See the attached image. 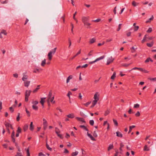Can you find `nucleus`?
Wrapping results in <instances>:
<instances>
[{
  "label": "nucleus",
  "instance_id": "obj_1",
  "mask_svg": "<svg viewBox=\"0 0 156 156\" xmlns=\"http://www.w3.org/2000/svg\"><path fill=\"white\" fill-rule=\"evenodd\" d=\"M57 49L56 48H54L52 50L50 51L48 53V59L50 60L51 59L52 57V55H54L56 52V50Z\"/></svg>",
  "mask_w": 156,
  "mask_h": 156
},
{
  "label": "nucleus",
  "instance_id": "obj_2",
  "mask_svg": "<svg viewBox=\"0 0 156 156\" xmlns=\"http://www.w3.org/2000/svg\"><path fill=\"white\" fill-rule=\"evenodd\" d=\"M55 131V133L57 134L58 136L60 138L63 139V137L62 135V134H60V131L57 127H56Z\"/></svg>",
  "mask_w": 156,
  "mask_h": 156
},
{
  "label": "nucleus",
  "instance_id": "obj_3",
  "mask_svg": "<svg viewBox=\"0 0 156 156\" xmlns=\"http://www.w3.org/2000/svg\"><path fill=\"white\" fill-rule=\"evenodd\" d=\"M136 69L139 70L140 71L143 72L145 73H148V71H147V70H146L144 69H142V68H140L134 67V68H133L131 69V70H136Z\"/></svg>",
  "mask_w": 156,
  "mask_h": 156
},
{
  "label": "nucleus",
  "instance_id": "obj_4",
  "mask_svg": "<svg viewBox=\"0 0 156 156\" xmlns=\"http://www.w3.org/2000/svg\"><path fill=\"white\" fill-rule=\"evenodd\" d=\"M27 74V73L26 72H25L23 73L22 75L23 77L22 78V80L23 81H25V80H27L28 76Z\"/></svg>",
  "mask_w": 156,
  "mask_h": 156
},
{
  "label": "nucleus",
  "instance_id": "obj_5",
  "mask_svg": "<svg viewBox=\"0 0 156 156\" xmlns=\"http://www.w3.org/2000/svg\"><path fill=\"white\" fill-rule=\"evenodd\" d=\"M114 58H113L112 56L108 58L107 59V65H108L111 62H112L114 60Z\"/></svg>",
  "mask_w": 156,
  "mask_h": 156
},
{
  "label": "nucleus",
  "instance_id": "obj_6",
  "mask_svg": "<svg viewBox=\"0 0 156 156\" xmlns=\"http://www.w3.org/2000/svg\"><path fill=\"white\" fill-rule=\"evenodd\" d=\"M99 93L98 92H96L95 94L94 95V101H98L99 100Z\"/></svg>",
  "mask_w": 156,
  "mask_h": 156
},
{
  "label": "nucleus",
  "instance_id": "obj_7",
  "mask_svg": "<svg viewBox=\"0 0 156 156\" xmlns=\"http://www.w3.org/2000/svg\"><path fill=\"white\" fill-rule=\"evenodd\" d=\"M52 93L51 91L49 92V94L48 96V98L47 99V102L48 104V105H49L50 100L52 98Z\"/></svg>",
  "mask_w": 156,
  "mask_h": 156
},
{
  "label": "nucleus",
  "instance_id": "obj_8",
  "mask_svg": "<svg viewBox=\"0 0 156 156\" xmlns=\"http://www.w3.org/2000/svg\"><path fill=\"white\" fill-rule=\"evenodd\" d=\"M31 92V90H26L25 93V97H29L30 95Z\"/></svg>",
  "mask_w": 156,
  "mask_h": 156
},
{
  "label": "nucleus",
  "instance_id": "obj_9",
  "mask_svg": "<svg viewBox=\"0 0 156 156\" xmlns=\"http://www.w3.org/2000/svg\"><path fill=\"white\" fill-rule=\"evenodd\" d=\"M24 82V84L25 86L28 87L29 85L30 81H28L27 80H25V81H23Z\"/></svg>",
  "mask_w": 156,
  "mask_h": 156
},
{
  "label": "nucleus",
  "instance_id": "obj_10",
  "mask_svg": "<svg viewBox=\"0 0 156 156\" xmlns=\"http://www.w3.org/2000/svg\"><path fill=\"white\" fill-rule=\"evenodd\" d=\"M88 18L87 17H83L82 18V21L84 24L87 22V21H88Z\"/></svg>",
  "mask_w": 156,
  "mask_h": 156
},
{
  "label": "nucleus",
  "instance_id": "obj_11",
  "mask_svg": "<svg viewBox=\"0 0 156 156\" xmlns=\"http://www.w3.org/2000/svg\"><path fill=\"white\" fill-rule=\"evenodd\" d=\"M76 119L79 121L81 122L82 124H83V123L85 122V121L83 119L81 118L76 117Z\"/></svg>",
  "mask_w": 156,
  "mask_h": 156
},
{
  "label": "nucleus",
  "instance_id": "obj_12",
  "mask_svg": "<svg viewBox=\"0 0 156 156\" xmlns=\"http://www.w3.org/2000/svg\"><path fill=\"white\" fill-rule=\"evenodd\" d=\"M105 57V56L104 55H103L100 57H99L98 58H96L95 60V61L96 62H97V61H98L100 60H102V59H104Z\"/></svg>",
  "mask_w": 156,
  "mask_h": 156
},
{
  "label": "nucleus",
  "instance_id": "obj_13",
  "mask_svg": "<svg viewBox=\"0 0 156 156\" xmlns=\"http://www.w3.org/2000/svg\"><path fill=\"white\" fill-rule=\"evenodd\" d=\"M88 136L90 137L91 139L93 140H95V139L93 136L91 134L89 133L88 132L87 133Z\"/></svg>",
  "mask_w": 156,
  "mask_h": 156
},
{
  "label": "nucleus",
  "instance_id": "obj_14",
  "mask_svg": "<svg viewBox=\"0 0 156 156\" xmlns=\"http://www.w3.org/2000/svg\"><path fill=\"white\" fill-rule=\"evenodd\" d=\"M116 136L121 138L122 137V134L120 132L117 131L116 132Z\"/></svg>",
  "mask_w": 156,
  "mask_h": 156
},
{
  "label": "nucleus",
  "instance_id": "obj_15",
  "mask_svg": "<svg viewBox=\"0 0 156 156\" xmlns=\"http://www.w3.org/2000/svg\"><path fill=\"white\" fill-rule=\"evenodd\" d=\"M41 100L40 101L42 106L44 105V100L46 99V98H41Z\"/></svg>",
  "mask_w": 156,
  "mask_h": 156
},
{
  "label": "nucleus",
  "instance_id": "obj_16",
  "mask_svg": "<svg viewBox=\"0 0 156 156\" xmlns=\"http://www.w3.org/2000/svg\"><path fill=\"white\" fill-rule=\"evenodd\" d=\"M73 78V76L72 75H70L67 78L66 80V83H68L69 81V80L71 79H72Z\"/></svg>",
  "mask_w": 156,
  "mask_h": 156
},
{
  "label": "nucleus",
  "instance_id": "obj_17",
  "mask_svg": "<svg viewBox=\"0 0 156 156\" xmlns=\"http://www.w3.org/2000/svg\"><path fill=\"white\" fill-rule=\"evenodd\" d=\"M40 85H38L37 86V87L33 91V93H35L36 92L37 90L39 89V87H40Z\"/></svg>",
  "mask_w": 156,
  "mask_h": 156
},
{
  "label": "nucleus",
  "instance_id": "obj_18",
  "mask_svg": "<svg viewBox=\"0 0 156 156\" xmlns=\"http://www.w3.org/2000/svg\"><path fill=\"white\" fill-rule=\"evenodd\" d=\"M67 117L69 118L72 119L74 117V115L73 114H69L66 115Z\"/></svg>",
  "mask_w": 156,
  "mask_h": 156
},
{
  "label": "nucleus",
  "instance_id": "obj_19",
  "mask_svg": "<svg viewBox=\"0 0 156 156\" xmlns=\"http://www.w3.org/2000/svg\"><path fill=\"white\" fill-rule=\"evenodd\" d=\"M154 19V16H152L146 22V23H150L151 21L152 20Z\"/></svg>",
  "mask_w": 156,
  "mask_h": 156
},
{
  "label": "nucleus",
  "instance_id": "obj_20",
  "mask_svg": "<svg viewBox=\"0 0 156 156\" xmlns=\"http://www.w3.org/2000/svg\"><path fill=\"white\" fill-rule=\"evenodd\" d=\"M46 147L48 150L51 151H52V148L49 147V145L48 144L47 141L46 142Z\"/></svg>",
  "mask_w": 156,
  "mask_h": 156
},
{
  "label": "nucleus",
  "instance_id": "obj_21",
  "mask_svg": "<svg viewBox=\"0 0 156 156\" xmlns=\"http://www.w3.org/2000/svg\"><path fill=\"white\" fill-rule=\"evenodd\" d=\"M113 146L112 144H110L108 148V150L109 151L111 149H113Z\"/></svg>",
  "mask_w": 156,
  "mask_h": 156
},
{
  "label": "nucleus",
  "instance_id": "obj_22",
  "mask_svg": "<svg viewBox=\"0 0 156 156\" xmlns=\"http://www.w3.org/2000/svg\"><path fill=\"white\" fill-rule=\"evenodd\" d=\"M150 150L147 147V145H145L144 146V151H149Z\"/></svg>",
  "mask_w": 156,
  "mask_h": 156
},
{
  "label": "nucleus",
  "instance_id": "obj_23",
  "mask_svg": "<svg viewBox=\"0 0 156 156\" xmlns=\"http://www.w3.org/2000/svg\"><path fill=\"white\" fill-rule=\"evenodd\" d=\"M95 39L94 38H92L90 40V44H92L95 42Z\"/></svg>",
  "mask_w": 156,
  "mask_h": 156
},
{
  "label": "nucleus",
  "instance_id": "obj_24",
  "mask_svg": "<svg viewBox=\"0 0 156 156\" xmlns=\"http://www.w3.org/2000/svg\"><path fill=\"white\" fill-rule=\"evenodd\" d=\"M43 125L44 127L47 126V122L46 120L44 119H43Z\"/></svg>",
  "mask_w": 156,
  "mask_h": 156
},
{
  "label": "nucleus",
  "instance_id": "obj_25",
  "mask_svg": "<svg viewBox=\"0 0 156 156\" xmlns=\"http://www.w3.org/2000/svg\"><path fill=\"white\" fill-rule=\"evenodd\" d=\"M78 152L77 151H76L75 152H73L71 154L72 156H75L77 155Z\"/></svg>",
  "mask_w": 156,
  "mask_h": 156
},
{
  "label": "nucleus",
  "instance_id": "obj_26",
  "mask_svg": "<svg viewBox=\"0 0 156 156\" xmlns=\"http://www.w3.org/2000/svg\"><path fill=\"white\" fill-rule=\"evenodd\" d=\"M54 96H53L52 97V98H51L50 100V101L52 103L54 104L55 103V101H54Z\"/></svg>",
  "mask_w": 156,
  "mask_h": 156
},
{
  "label": "nucleus",
  "instance_id": "obj_27",
  "mask_svg": "<svg viewBox=\"0 0 156 156\" xmlns=\"http://www.w3.org/2000/svg\"><path fill=\"white\" fill-rule=\"evenodd\" d=\"M0 32L2 34H3L5 35H6L7 34L6 31L4 30H2Z\"/></svg>",
  "mask_w": 156,
  "mask_h": 156
},
{
  "label": "nucleus",
  "instance_id": "obj_28",
  "mask_svg": "<svg viewBox=\"0 0 156 156\" xmlns=\"http://www.w3.org/2000/svg\"><path fill=\"white\" fill-rule=\"evenodd\" d=\"M97 101H93L92 102V105L91 106V108L93 107L94 105L96 104Z\"/></svg>",
  "mask_w": 156,
  "mask_h": 156
},
{
  "label": "nucleus",
  "instance_id": "obj_29",
  "mask_svg": "<svg viewBox=\"0 0 156 156\" xmlns=\"http://www.w3.org/2000/svg\"><path fill=\"white\" fill-rule=\"evenodd\" d=\"M147 35L146 34L145 35L142 41L141 42L142 43H144L145 41L146 40L147 38Z\"/></svg>",
  "mask_w": 156,
  "mask_h": 156
},
{
  "label": "nucleus",
  "instance_id": "obj_30",
  "mask_svg": "<svg viewBox=\"0 0 156 156\" xmlns=\"http://www.w3.org/2000/svg\"><path fill=\"white\" fill-rule=\"evenodd\" d=\"M138 4V3H137L135 1H133L132 2V5L134 6H136Z\"/></svg>",
  "mask_w": 156,
  "mask_h": 156
},
{
  "label": "nucleus",
  "instance_id": "obj_31",
  "mask_svg": "<svg viewBox=\"0 0 156 156\" xmlns=\"http://www.w3.org/2000/svg\"><path fill=\"white\" fill-rule=\"evenodd\" d=\"M153 42H152L151 43H147V44L148 47H151L153 45Z\"/></svg>",
  "mask_w": 156,
  "mask_h": 156
},
{
  "label": "nucleus",
  "instance_id": "obj_32",
  "mask_svg": "<svg viewBox=\"0 0 156 156\" xmlns=\"http://www.w3.org/2000/svg\"><path fill=\"white\" fill-rule=\"evenodd\" d=\"M84 25L87 26V28H89L90 25L91 24L88 23L86 22L84 24Z\"/></svg>",
  "mask_w": 156,
  "mask_h": 156
},
{
  "label": "nucleus",
  "instance_id": "obj_33",
  "mask_svg": "<svg viewBox=\"0 0 156 156\" xmlns=\"http://www.w3.org/2000/svg\"><path fill=\"white\" fill-rule=\"evenodd\" d=\"M130 64H131V63H129V64H126V63L122 64V66L127 67H128V66H129Z\"/></svg>",
  "mask_w": 156,
  "mask_h": 156
},
{
  "label": "nucleus",
  "instance_id": "obj_34",
  "mask_svg": "<svg viewBox=\"0 0 156 156\" xmlns=\"http://www.w3.org/2000/svg\"><path fill=\"white\" fill-rule=\"evenodd\" d=\"M1 3L2 4H7L8 2V0H5L4 1H0Z\"/></svg>",
  "mask_w": 156,
  "mask_h": 156
},
{
  "label": "nucleus",
  "instance_id": "obj_35",
  "mask_svg": "<svg viewBox=\"0 0 156 156\" xmlns=\"http://www.w3.org/2000/svg\"><path fill=\"white\" fill-rule=\"evenodd\" d=\"M27 156H30L29 152V148L28 147L27 150Z\"/></svg>",
  "mask_w": 156,
  "mask_h": 156
},
{
  "label": "nucleus",
  "instance_id": "obj_36",
  "mask_svg": "<svg viewBox=\"0 0 156 156\" xmlns=\"http://www.w3.org/2000/svg\"><path fill=\"white\" fill-rule=\"evenodd\" d=\"M46 63V59H44L43 61H42L41 63V65L42 66H44Z\"/></svg>",
  "mask_w": 156,
  "mask_h": 156
},
{
  "label": "nucleus",
  "instance_id": "obj_37",
  "mask_svg": "<svg viewBox=\"0 0 156 156\" xmlns=\"http://www.w3.org/2000/svg\"><path fill=\"white\" fill-rule=\"evenodd\" d=\"M38 101H33L32 102V103L33 105H36L38 104Z\"/></svg>",
  "mask_w": 156,
  "mask_h": 156
},
{
  "label": "nucleus",
  "instance_id": "obj_38",
  "mask_svg": "<svg viewBox=\"0 0 156 156\" xmlns=\"http://www.w3.org/2000/svg\"><path fill=\"white\" fill-rule=\"evenodd\" d=\"M110 113V111L108 109H107L105 112V115L106 116L109 114Z\"/></svg>",
  "mask_w": 156,
  "mask_h": 156
},
{
  "label": "nucleus",
  "instance_id": "obj_39",
  "mask_svg": "<svg viewBox=\"0 0 156 156\" xmlns=\"http://www.w3.org/2000/svg\"><path fill=\"white\" fill-rule=\"evenodd\" d=\"M116 73L115 72H114L113 75L111 77V79H114L115 77Z\"/></svg>",
  "mask_w": 156,
  "mask_h": 156
},
{
  "label": "nucleus",
  "instance_id": "obj_40",
  "mask_svg": "<svg viewBox=\"0 0 156 156\" xmlns=\"http://www.w3.org/2000/svg\"><path fill=\"white\" fill-rule=\"evenodd\" d=\"M5 124L6 127H11L12 126L8 122H6Z\"/></svg>",
  "mask_w": 156,
  "mask_h": 156
},
{
  "label": "nucleus",
  "instance_id": "obj_41",
  "mask_svg": "<svg viewBox=\"0 0 156 156\" xmlns=\"http://www.w3.org/2000/svg\"><path fill=\"white\" fill-rule=\"evenodd\" d=\"M32 108L34 109L35 110H37L38 109V107L35 105H33Z\"/></svg>",
  "mask_w": 156,
  "mask_h": 156
},
{
  "label": "nucleus",
  "instance_id": "obj_42",
  "mask_svg": "<svg viewBox=\"0 0 156 156\" xmlns=\"http://www.w3.org/2000/svg\"><path fill=\"white\" fill-rule=\"evenodd\" d=\"M72 94V93L70 91H69L68 93L67 94V96L69 97V100L70 99V95H71Z\"/></svg>",
  "mask_w": 156,
  "mask_h": 156
},
{
  "label": "nucleus",
  "instance_id": "obj_43",
  "mask_svg": "<svg viewBox=\"0 0 156 156\" xmlns=\"http://www.w3.org/2000/svg\"><path fill=\"white\" fill-rule=\"evenodd\" d=\"M140 106V105L138 104H134V108H138Z\"/></svg>",
  "mask_w": 156,
  "mask_h": 156
},
{
  "label": "nucleus",
  "instance_id": "obj_44",
  "mask_svg": "<svg viewBox=\"0 0 156 156\" xmlns=\"http://www.w3.org/2000/svg\"><path fill=\"white\" fill-rule=\"evenodd\" d=\"M21 132V129L20 127H18V129L17 130V133H20Z\"/></svg>",
  "mask_w": 156,
  "mask_h": 156
},
{
  "label": "nucleus",
  "instance_id": "obj_45",
  "mask_svg": "<svg viewBox=\"0 0 156 156\" xmlns=\"http://www.w3.org/2000/svg\"><path fill=\"white\" fill-rule=\"evenodd\" d=\"M113 121L115 125L116 126H118V122L117 121L114 119H113Z\"/></svg>",
  "mask_w": 156,
  "mask_h": 156
},
{
  "label": "nucleus",
  "instance_id": "obj_46",
  "mask_svg": "<svg viewBox=\"0 0 156 156\" xmlns=\"http://www.w3.org/2000/svg\"><path fill=\"white\" fill-rule=\"evenodd\" d=\"M89 123H90V125L91 126H92L94 124V121L92 120H90V121Z\"/></svg>",
  "mask_w": 156,
  "mask_h": 156
},
{
  "label": "nucleus",
  "instance_id": "obj_47",
  "mask_svg": "<svg viewBox=\"0 0 156 156\" xmlns=\"http://www.w3.org/2000/svg\"><path fill=\"white\" fill-rule=\"evenodd\" d=\"M13 76L16 78H17L18 77V75L17 73H15L13 74Z\"/></svg>",
  "mask_w": 156,
  "mask_h": 156
},
{
  "label": "nucleus",
  "instance_id": "obj_48",
  "mask_svg": "<svg viewBox=\"0 0 156 156\" xmlns=\"http://www.w3.org/2000/svg\"><path fill=\"white\" fill-rule=\"evenodd\" d=\"M81 51H80V50L76 54V55L74 56L72 59H73L75 57H76L77 55L79 54L80 53Z\"/></svg>",
  "mask_w": 156,
  "mask_h": 156
},
{
  "label": "nucleus",
  "instance_id": "obj_49",
  "mask_svg": "<svg viewBox=\"0 0 156 156\" xmlns=\"http://www.w3.org/2000/svg\"><path fill=\"white\" fill-rule=\"evenodd\" d=\"M18 115L16 118V120L17 121H18L20 119V113H18Z\"/></svg>",
  "mask_w": 156,
  "mask_h": 156
},
{
  "label": "nucleus",
  "instance_id": "obj_50",
  "mask_svg": "<svg viewBox=\"0 0 156 156\" xmlns=\"http://www.w3.org/2000/svg\"><path fill=\"white\" fill-rule=\"evenodd\" d=\"M9 110L11 112H13L14 111V109L12 107H10L9 108Z\"/></svg>",
  "mask_w": 156,
  "mask_h": 156
},
{
  "label": "nucleus",
  "instance_id": "obj_51",
  "mask_svg": "<svg viewBox=\"0 0 156 156\" xmlns=\"http://www.w3.org/2000/svg\"><path fill=\"white\" fill-rule=\"evenodd\" d=\"M91 103V102H88L87 103H86L84 104V105H85L87 107Z\"/></svg>",
  "mask_w": 156,
  "mask_h": 156
},
{
  "label": "nucleus",
  "instance_id": "obj_52",
  "mask_svg": "<svg viewBox=\"0 0 156 156\" xmlns=\"http://www.w3.org/2000/svg\"><path fill=\"white\" fill-rule=\"evenodd\" d=\"M139 28V27L138 26H135V27H134V30L135 31H137L138 30Z\"/></svg>",
  "mask_w": 156,
  "mask_h": 156
},
{
  "label": "nucleus",
  "instance_id": "obj_53",
  "mask_svg": "<svg viewBox=\"0 0 156 156\" xmlns=\"http://www.w3.org/2000/svg\"><path fill=\"white\" fill-rule=\"evenodd\" d=\"M122 24H119V26H118V28L117 30L118 31H119L120 30V29H121V26L122 25Z\"/></svg>",
  "mask_w": 156,
  "mask_h": 156
},
{
  "label": "nucleus",
  "instance_id": "obj_54",
  "mask_svg": "<svg viewBox=\"0 0 156 156\" xmlns=\"http://www.w3.org/2000/svg\"><path fill=\"white\" fill-rule=\"evenodd\" d=\"M152 31V28H149L148 30H147V32L148 33H150Z\"/></svg>",
  "mask_w": 156,
  "mask_h": 156
},
{
  "label": "nucleus",
  "instance_id": "obj_55",
  "mask_svg": "<svg viewBox=\"0 0 156 156\" xmlns=\"http://www.w3.org/2000/svg\"><path fill=\"white\" fill-rule=\"evenodd\" d=\"M101 20L100 19H97L95 20H93L92 21L93 22H99Z\"/></svg>",
  "mask_w": 156,
  "mask_h": 156
},
{
  "label": "nucleus",
  "instance_id": "obj_56",
  "mask_svg": "<svg viewBox=\"0 0 156 156\" xmlns=\"http://www.w3.org/2000/svg\"><path fill=\"white\" fill-rule=\"evenodd\" d=\"M76 13H77V12H75V13H74V14H73V19L75 20H76V19L75 18V15H76Z\"/></svg>",
  "mask_w": 156,
  "mask_h": 156
},
{
  "label": "nucleus",
  "instance_id": "obj_57",
  "mask_svg": "<svg viewBox=\"0 0 156 156\" xmlns=\"http://www.w3.org/2000/svg\"><path fill=\"white\" fill-rule=\"evenodd\" d=\"M17 155L19 156H23V155L20 152H17Z\"/></svg>",
  "mask_w": 156,
  "mask_h": 156
},
{
  "label": "nucleus",
  "instance_id": "obj_58",
  "mask_svg": "<svg viewBox=\"0 0 156 156\" xmlns=\"http://www.w3.org/2000/svg\"><path fill=\"white\" fill-rule=\"evenodd\" d=\"M69 48L70 46L71 45V42L70 39H69Z\"/></svg>",
  "mask_w": 156,
  "mask_h": 156
},
{
  "label": "nucleus",
  "instance_id": "obj_59",
  "mask_svg": "<svg viewBox=\"0 0 156 156\" xmlns=\"http://www.w3.org/2000/svg\"><path fill=\"white\" fill-rule=\"evenodd\" d=\"M44 156L45 155L44 154L40 152L39 153L38 156Z\"/></svg>",
  "mask_w": 156,
  "mask_h": 156
},
{
  "label": "nucleus",
  "instance_id": "obj_60",
  "mask_svg": "<svg viewBox=\"0 0 156 156\" xmlns=\"http://www.w3.org/2000/svg\"><path fill=\"white\" fill-rule=\"evenodd\" d=\"M69 151L68 150H67L66 149H65V150L64 151V153H69Z\"/></svg>",
  "mask_w": 156,
  "mask_h": 156
},
{
  "label": "nucleus",
  "instance_id": "obj_61",
  "mask_svg": "<svg viewBox=\"0 0 156 156\" xmlns=\"http://www.w3.org/2000/svg\"><path fill=\"white\" fill-rule=\"evenodd\" d=\"M150 58H147L145 61V62L147 63L150 61Z\"/></svg>",
  "mask_w": 156,
  "mask_h": 156
},
{
  "label": "nucleus",
  "instance_id": "obj_62",
  "mask_svg": "<svg viewBox=\"0 0 156 156\" xmlns=\"http://www.w3.org/2000/svg\"><path fill=\"white\" fill-rule=\"evenodd\" d=\"M137 49L136 48H135L134 47H132L131 48V49H133V51H132V52H133L136 50Z\"/></svg>",
  "mask_w": 156,
  "mask_h": 156
},
{
  "label": "nucleus",
  "instance_id": "obj_63",
  "mask_svg": "<svg viewBox=\"0 0 156 156\" xmlns=\"http://www.w3.org/2000/svg\"><path fill=\"white\" fill-rule=\"evenodd\" d=\"M88 66V64H86L83 66H81V67L86 68Z\"/></svg>",
  "mask_w": 156,
  "mask_h": 156
},
{
  "label": "nucleus",
  "instance_id": "obj_64",
  "mask_svg": "<svg viewBox=\"0 0 156 156\" xmlns=\"http://www.w3.org/2000/svg\"><path fill=\"white\" fill-rule=\"evenodd\" d=\"M135 115L136 116H140V113L139 112H137V113H136V114H135Z\"/></svg>",
  "mask_w": 156,
  "mask_h": 156
}]
</instances>
